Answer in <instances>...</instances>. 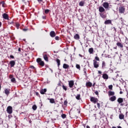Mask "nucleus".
<instances>
[{"mask_svg":"<svg viewBox=\"0 0 128 128\" xmlns=\"http://www.w3.org/2000/svg\"><path fill=\"white\" fill-rule=\"evenodd\" d=\"M102 6L106 10H110V7L112 6V5H110V4L108 2H104L102 4Z\"/></svg>","mask_w":128,"mask_h":128,"instance_id":"nucleus-1","label":"nucleus"},{"mask_svg":"<svg viewBox=\"0 0 128 128\" xmlns=\"http://www.w3.org/2000/svg\"><path fill=\"white\" fill-rule=\"evenodd\" d=\"M36 62L40 66H44V61L42 60V59L40 58H38L36 59Z\"/></svg>","mask_w":128,"mask_h":128,"instance_id":"nucleus-2","label":"nucleus"},{"mask_svg":"<svg viewBox=\"0 0 128 128\" xmlns=\"http://www.w3.org/2000/svg\"><path fill=\"white\" fill-rule=\"evenodd\" d=\"M6 112L9 114H12V106H8L6 108Z\"/></svg>","mask_w":128,"mask_h":128,"instance_id":"nucleus-3","label":"nucleus"},{"mask_svg":"<svg viewBox=\"0 0 128 128\" xmlns=\"http://www.w3.org/2000/svg\"><path fill=\"white\" fill-rule=\"evenodd\" d=\"M90 101L92 102H94V104H96L98 102V100L96 98H94V97H91L90 98Z\"/></svg>","mask_w":128,"mask_h":128,"instance_id":"nucleus-4","label":"nucleus"},{"mask_svg":"<svg viewBox=\"0 0 128 128\" xmlns=\"http://www.w3.org/2000/svg\"><path fill=\"white\" fill-rule=\"evenodd\" d=\"M93 62H94V68H98L100 66V65L98 64V62H96V60H94Z\"/></svg>","mask_w":128,"mask_h":128,"instance_id":"nucleus-5","label":"nucleus"},{"mask_svg":"<svg viewBox=\"0 0 128 128\" xmlns=\"http://www.w3.org/2000/svg\"><path fill=\"white\" fill-rule=\"evenodd\" d=\"M126 8L124 7L120 6L119 8V12L120 14H124V12Z\"/></svg>","mask_w":128,"mask_h":128,"instance_id":"nucleus-6","label":"nucleus"},{"mask_svg":"<svg viewBox=\"0 0 128 128\" xmlns=\"http://www.w3.org/2000/svg\"><path fill=\"white\" fill-rule=\"evenodd\" d=\"M74 80L68 81V86L70 88H72V86H74Z\"/></svg>","mask_w":128,"mask_h":128,"instance_id":"nucleus-7","label":"nucleus"},{"mask_svg":"<svg viewBox=\"0 0 128 128\" xmlns=\"http://www.w3.org/2000/svg\"><path fill=\"white\" fill-rule=\"evenodd\" d=\"M98 10L100 13H102V12H105L106 10L104 7L100 6H99Z\"/></svg>","mask_w":128,"mask_h":128,"instance_id":"nucleus-8","label":"nucleus"},{"mask_svg":"<svg viewBox=\"0 0 128 128\" xmlns=\"http://www.w3.org/2000/svg\"><path fill=\"white\" fill-rule=\"evenodd\" d=\"M9 78H10L12 82H16V78H14V76L10 75Z\"/></svg>","mask_w":128,"mask_h":128,"instance_id":"nucleus-9","label":"nucleus"},{"mask_svg":"<svg viewBox=\"0 0 128 128\" xmlns=\"http://www.w3.org/2000/svg\"><path fill=\"white\" fill-rule=\"evenodd\" d=\"M50 36L51 38H54L56 36V32L54 31H51L50 33Z\"/></svg>","mask_w":128,"mask_h":128,"instance_id":"nucleus-10","label":"nucleus"},{"mask_svg":"<svg viewBox=\"0 0 128 128\" xmlns=\"http://www.w3.org/2000/svg\"><path fill=\"white\" fill-rule=\"evenodd\" d=\"M116 44L117 46L120 48H124V44L120 43V42H118Z\"/></svg>","mask_w":128,"mask_h":128,"instance_id":"nucleus-11","label":"nucleus"},{"mask_svg":"<svg viewBox=\"0 0 128 128\" xmlns=\"http://www.w3.org/2000/svg\"><path fill=\"white\" fill-rule=\"evenodd\" d=\"M42 56L44 60H46V62H48V55L46 54H44V53H43Z\"/></svg>","mask_w":128,"mask_h":128,"instance_id":"nucleus-12","label":"nucleus"},{"mask_svg":"<svg viewBox=\"0 0 128 128\" xmlns=\"http://www.w3.org/2000/svg\"><path fill=\"white\" fill-rule=\"evenodd\" d=\"M2 18L4 20H8V15L6 13L2 14Z\"/></svg>","mask_w":128,"mask_h":128,"instance_id":"nucleus-13","label":"nucleus"},{"mask_svg":"<svg viewBox=\"0 0 128 128\" xmlns=\"http://www.w3.org/2000/svg\"><path fill=\"white\" fill-rule=\"evenodd\" d=\"M104 24H112V20H105Z\"/></svg>","mask_w":128,"mask_h":128,"instance_id":"nucleus-14","label":"nucleus"},{"mask_svg":"<svg viewBox=\"0 0 128 128\" xmlns=\"http://www.w3.org/2000/svg\"><path fill=\"white\" fill-rule=\"evenodd\" d=\"M10 65L11 68H13V66H14L16 64V62L14 60H12L10 62Z\"/></svg>","mask_w":128,"mask_h":128,"instance_id":"nucleus-15","label":"nucleus"},{"mask_svg":"<svg viewBox=\"0 0 128 128\" xmlns=\"http://www.w3.org/2000/svg\"><path fill=\"white\" fill-rule=\"evenodd\" d=\"M109 100L110 102H114V100H116V96H112L109 98Z\"/></svg>","mask_w":128,"mask_h":128,"instance_id":"nucleus-16","label":"nucleus"},{"mask_svg":"<svg viewBox=\"0 0 128 128\" xmlns=\"http://www.w3.org/2000/svg\"><path fill=\"white\" fill-rule=\"evenodd\" d=\"M102 78L104 80H108V75L106 74H104L102 75Z\"/></svg>","mask_w":128,"mask_h":128,"instance_id":"nucleus-17","label":"nucleus"},{"mask_svg":"<svg viewBox=\"0 0 128 128\" xmlns=\"http://www.w3.org/2000/svg\"><path fill=\"white\" fill-rule=\"evenodd\" d=\"M45 92H46V88L42 89L40 90V94H44Z\"/></svg>","mask_w":128,"mask_h":128,"instance_id":"nucleus-18","label":"nucleus"},{"mask_svg":"<svg viewBox=\"0 0 128 128\" xmlns=\"http://www.w3.org/2000/svg\"><path fill=\"white\" fill-rule=\"evenodd\" d=\"M10 89H8L6 88L4 90V94H6V96H8V94H10Z\"/></svg>","mask_w":128,"mask_h":128,"instance_id":"nucleus-19","label":"nucleus"},{"mask_svg":"<svg viewBox=\"0 0 128 128\" xmlns=\"http://www.w3.org/2000/svg\"><path fill=\"white\" fill-rule=\"evenodd\" d=\"M117 102H118V104H122V102H124V99L120 98L118 99Z\"/></svg>","mask_w":128,"mask_h":128,"instance_id":"nucleus-20","label":"nucleus"},{"mask_svg":"<svg viewBox=\"0 0 128 128\" xmlns=\"http://www.w3.org/2000/svg\"><path fill=\"white\" fill-rule=\"evenodd\" d=\"M88 52L90 54H94V48H91L88 49Z\"/></svg>","mask_w":128,"mask_h":128,"instance_id":"nucleus-21","label":"nucleus"},{"mask_svg":"<svg viewBox=\"0 0 128 128\" xmlns=\"http://www.w3.org/2000/svg\"><path fill=\"white\" fill-rule=\"evenodd\" d=\"M86 86L89 88H92V84L90 82H88L86 83Z\"/></svg>","mask_w":128,"mask_h":128,"instance_id":"nucleus-22","label":"nucleus"},{"mask_svg":"<svg viewBox=\"0 0 128 128\" xmlns=\"http://www.w3.org/2000/svg\"><path fill=\"white\" fill-rule=\"evenodd\" d=\"M70 68V66H68V64H63V68L66 69V68Z\"/></svg>","mask_w":128,"mask_h":128,"instance_id":"nucleus-23","label":"nucleus"},{"mask_svg":"<svg viewBox=\"0 0 128 128\" xmlns=\"http://www.w3.org/2000/svg\"><path fill=\"white\" fill-rule=\"evenodd\" d=\"M74 40H80V35L78 34H76L74 36Z\"/></svg>","mask_w":128,"mask_h":128,"instance_id":"nucleus-24","label":"nucleus"},{"mask_svg":"<svg viewBox=\"0 0 128 128\" xmlns=\"http://www.w3.org/2000/svg\"><path fill=\"white\" fill-rule=\"evenodd\" d=\"M56 62L58 64V68H60V59H58V58H57L56 60Z\"/></svg>","mask_w":128,"mask_h":128,"instance_id":"nucleus-25","label":"nucleus"},{"mask_svg":"<svg viewBox=\"0 0 128 128\" xmlns=\"http://www.w3.org/2000/svg\"><path fill=\"white\" fill-rule=\"evenodd\" d=\"M119 118L120 120H124V114H119Z\"/></svg>","mask_w":128,"mask_h":128,"instance_id":"nucleus-26","label":"nucleus"},{"mask_svg":"<svg viewBox=\"0 0 128 128\" xmlns=\"http://www.w3.org/2000/svg\"><path fill=\"white\" fill-rule=\"evenodd\" d=\"M84 0H82L79 2V6H84Z\"/></svg>","mask_w":128,"mask_h":128,"instance_id":"nucleus-27","label":"nucleus"},{"mask_svg":"<svg viewBox=\"0 0 128 128\" xmlns=\"http://www.w3.org/2000/svg\"><path fill=\"white\" fill-rule=\"evenodd\" d=\"M100 16L102 18H106V16L104 14V13H100Z\"/></svg>","mask_w":128,"mask_h":128,"instance_id":"nucleus-28","label":"nucleus"},{"mask_svg":"<svg viewBox=\"0 0 128 128\" xmlns=\"http://www.w3.org/2000/svg\"><path fill=\"white\" fill-rule=\"evenodd\" d=\"M108 94V96H114V92L112 91H109Z\"/></svg>","mask_w":128,"mask_h":128,"instance_id":"nucleus-29","label":"nucleus"},{"mask_svg":"<svg viewBox=\"0 0 128 128\" xmlns=\"http://www.w3.org/2000/svg\"><path fill=\"white\" fill-rule=\"evenodd\" d=\"M48 100H49L50 102V104H54V102H55L54 99V98H48Z\"/></svg>","mask_w":128,"mask_h":128,"instance_id":"nucleus-30","label":"nucleus"},{"mask_svg":"<svg viewBox=\"0 0 128 128\" xmlns=\"http://www.w3.org/2000/svg\"><path fill=\"white\" fill-rule=\"evenodd\" d=\"M22 2H24L25 4H28V0H22Z\"/></svg>","mask_w":128,"mask_h":128,"instance_id":"nucleus-31","label":"nucleus"},{"mask_svg":"<svg viewBox=\"0 0 128 128\" xmlns=\"http://www.w3.org/2000/svg\"><path fill=\"white\" fill-rule=\"evenodd\" d=\"M106 68V62L104 61H103L102 62V68Z\"/></svg>","mask_w":128,"mask_h":128,"instance_id":"nucleus-32","label":"nucleus"},{"mask_svg":"<svg viewBox=\"0 0 128 128\" xmlns=\"http://www.w3.org/2000/svg\"><path fill=\"white\" fill-rule=\"evenodd\" d=\"M76 98V100H80V94H78Z\"/></svg>","mask_w":128,"mask_h":128,"instance_id":"nucleus-33","label":"nucleus"},{"mask_svg":"<svg viewBox=\"0 0 128 128\" xmlns=\"http://www.w3.org/2000/svg\"><path fill=\"white\" fill-rule=\"evenodd\" d=\"M32 108L34 110H36V108H38V107L36 106V105H34L32 107Z\"/></svg>","mask_w":128,"mask_h":128,"instance_id":"nucleus-34","label":"nucleus"},{"mask_svg":"<svg viewBox=\"0 0 128 128\" xmlns=\"http://www.w3.org/2000/svg\"><path fill=\"white\" fill-rule=\"evenodd\" d=\"M62 88L63 90H64L66 91L68 90V88H66V86H65L64 85H62Z\"/></svg>","mask_w":128,"mask_h":128,"instance_id":"nucleus-35","label":"nucleus"},{"mask_svg":"<svg viewBox=\"0 0 128 128\" xmlns=\"http://www.w3.org/2000/svg\"><path fill=\"white\" fill-rule=\"evenodd\" d=\"M76 68H78V70H80V66L78 64H76Z\"/></svg>","mask_w":128,"mask_h":128,"instance_id":"nucleus-36","label":"nucleus"},{"mask_svg":"<svg viewBox=\"0 0 128 128\" xmlns=\"http://www.w3.org/2000/svg\"><path fill=\"white\" fill-rule=\"evenodd\" d=\"M62 118H66V114H62Z\"/></svg>","mask_w":128,"mask_h":128,"instance_id":"nucleus-37","label":"nucleus"},{"mask_svg":"<svg viewBox=\"0 0 128 128\" xmlns=\"http://www.w3.org/2000/svg\"><path fill=\"white\" fill-rule=\"evenodd\" d=\"M44 12H45V14H48V12H50V10H48V9L44 11Z\"/></svg>","mask_w":128,"mask_h":128,"instance_id":"nucleus-38","label":"nucleus"},{"mask_svg":"<svg viewBox=\"0 0 128 128\" xmlns=\"http://www.w3.org/2000/svg\"><path fill=\"white\" fill-rule=\"evenodd\" d=\"M55 40H60V37H59L58 36H56L55 37Z\"/></svg>","mask_w":128,"mask_h":128,"instance_id":"nucleus-39","label":"nucleus"},{"mask_svg":"<svg viewBox=\"0 0 128 128\" xmlns=\"http://www.w3.org/2000/svg\"><path fill=\"white\" fill-rule=\"evenodd\" d=\"M108 88H109V90H112V85H110L109 86H108Z\"/></svg>","mask_w":128,"mask_h":128,"instance_id":"nucleus-40","label":"nucleus"},{"mask_svg":"<svg viewBox=\"0 0 128 128\" xmlns=\"http://www.w3.org/2000/svg\"><path fill=\"white\" fill-rule=\"evenodd\" d=\"M0 4L2 5V6H4V2L2 1V2H0Z\"/></svg>","mask_w":128,"mask_h":128,"instance_id":"nucleus-41","label":"nucleus"},{"mask_svg":"<svg viewBox=\"0 0 128 128\" xmlns=\"http://www.w3.org/2000/svg\"><path fill=\"white\" fill-rule=\"evenodd\" d=\"M19 27H20V24H16V28H17L18 30Z\"/></svg>","mask_w":128,"mask_h":128,"instance_id":"nucleus-42","label":"nucleus"},{"mask_svg":"<svg viewBox=\"0 0 128 128\" xmlns=\"http://www.w3.org/2000/svg\"><path fill=\"white\" fill-rule=\"evenodd\" d=\"M97 106L98 108H100V103H97Z\"/></svg>","mask_w":128,"mask_h":128,"instance_id":"nucleus-43","label":"nucleus"},{"mask_svg":"<svg viewBox=\"0 0 128 128\" xmlns=\"http://www.w3.org/2000/svg\"><path fill=\"white\" fill-rule=\"evenodd\" d=\"M95 60H100V58H98V56H96L95 57Z\"/></svg>","mask_w":128,"mask_h":128,"instance_id":"nucleus-44","label":"nucleus"},{"mask_svg":"<svg viewBox=\"0 0 128 128\" xmlns=\"http://www.w3.org/2000/svg\"><path fill=\"white\" fill-rule=\"evenodd\" d=\"M95 94H96V96L98 95V90H96L94 92Z\"/></svg>","mask_w":128,"mask_h":128,"instance_id":"nucleus-45","label":"nucleus"},{"mask_svg":"<svg viewBox=\"0 0 128 128\" xmlns=\"http://www.w3.org/2000/svg\"><path fill=\"white\" fill-rule=\"evenodd\" d=\"M8 24H14V22H8Z\"/></svg>","mask_w":128,"mask_h":128,"instance_id":"nucleus-46","label":"nucleus"},{"mask_svg":"<svg viewBox=\"0 0 128 128\" xmlns=\"http://www.w3.org/2000/svg\"><path fill=\"white\" fill-rule=\"evenodd\" d=\"M64 106L68 104V102L64 101Z\"/></svg>","mask_w":128,"mask_h":128,"instance_id":"nucleus-47","label":"nucleus"},{"mask_svg":"<svg viewBox=\"0 0 128 128\" xmlns=\"http://www.w3.org/2000/svg\"><path fill=\"white\" fill-rule=\"evenodd\" d=\"M10 58H14V56H12V55L10 56Z\"/></svg>","mask_w":128,"mask_h":128,"instance_id":"nucleus-48","label":"nucleus"},{"mask_svg":"<svg viewBox=\"0 0 128 128\" xmlns=\"http://www.w3.org/2000/svg\"><path fill=\"white\" fill-rule=\"evenodd\" d=\"M28 30V28H24L23 29L24 32H26Z\"/></svg>","mask_w":128,"mask_h":128,"instance_id":"nucleus-49","label":"nucleus"},{"mask_svg":"<svg viewBox=\"0 0 128 128\" xmlns=\"http://www.w3.org/2000/svg\"><path fill=\"white\" fill-rule=\"evenodd\" d=\"M36 96H40V94L38 92H36Z\"/></svg>","mask_w":128,"mask_h":128,"instance_id":"nucleus-50","label":"nucleus"},{"mask_svg":"<svg viewBox=\"0 0 128 128\" xmlns=\"http://www.w3.org/2000/svg\"><path fill=\"white\" fill-rule=\"evenodd\" d=\"M98 74H102L101 71L98 70Z\"/></svg>","mask_w":128,"mask_h":128,"instance_id":"nucleus-51","label":"nucleus"},{"mask_svg":"<svg viewBox=\"0 0 128 128\" xmlns=\"http://www.w3.org/2000/svg\"><path fill=\"white\" fill-rule=\"evenodd\" d=\"M30 68H34V66H30Z\"/></svg>","mask_w":128,"mask_h":128,"instance_id":"nucleus-52","label":"nucleus"},{"mask_svg":"<svg viewBox=\"0 0 128 128\" xmlns=\"http://www.w3.org/2000/svg\"><path fill=\"white\" fill-rule=\"evenodd\" d=\"M42 18H43V20H46V16H42Z\"/></svg>","mask_w":128,"mask_h":128,"instance_id":"nucleus-53","label":"nucleus"},{"mask_svg":"<svg viewBox=\"0 0 128 128\" xmlns=\"http://www.w3.org/2000/svg\"><path fill=\"white\" fill-rule=\"evenodd\" d=\"M39 2H42L43 0H38Z\"/></svg>","mask_w":128,"mask_h":128,"instance_id":"nucleus-54","label":"nucleus"},{"mask_svg":"<svg viewBox=\"0 0 128 128\" xmlns=\"http://www.w3.org/2000/svg\"><path fill=\"white\" fill-rule=\"evenodd\" d=\"M79 56H80V58H82V55L79 54Z\"/></svg>","mask_w":128,"mask_h":128,"instance_id":"nucleus-55","label":"nucleus"},{"mask_svg":"<svg viewBox=\"0 0 128 128\" xmlns=\"http://www.w3.org/2000/svg\"><path fill=\"white\" fill-rule=\"evenodd\" d=\"M120 94H122V91H120Z\"/></svg>","mask_w":128,"mask_h":128,"instance_id":"nucleus-56","label":"nucleus"},{"mask_svg":"<svg viewBox=\"0 0 128 128\" xmlns=\"http://www.w3.org/2000/svg\"><path fill=\"white\" fill-rule=\"evenodd\" d=\"M86 128H90V126H86Z\"/></svg>","mask_w":128,"mask_h":128,"instance_id":"nucleus-57","label":"nucleus"},{"mask_svg":"<svg viewBox=\"0 0 128 128\" xmlns=\"http://www.w3.org/2000/svg\"><path fill=\"white\" fill-rule=\"evenodd\" d=\"M96 86V83H94L93 85H92V86Z\"/></svg>","mask_w":128,"mask_h":128,"instance_id":"nucleus-58","label":"nucleus"},{"mask_svg":"<svg viewBox=\"0 0 128 128\" xmlns=\"http://www.w3.org/2000/svg\"><path fill=\"white\" fill-rule=\"evenodd\" d=\"M116 48H117V47H116H116H114V50H116Z\"/></svg>","mask_w":128,"mask_h":128,"instance_id":"nucleus-59","label":"nucleus"},{"mask_svg":"<svg viewBox=\"0 0 128 128\" xmlns=\"http://www.w3.org/2000/svg\"><path fill=\"white\" fill-rule=\"evenodd\" d=\"M18 50L19 52H20V48H18Z\"/></svg>","mask_w":128,"mask_h":128,"instance_id":"nucleus-60","label":"nucleus"},{"mask_svg":"<svg viewBox=\"0 0 128 128\" xmlns=\"http://www.w3.org/2000/svg\"><path fill=\"white\" fill-rule=\"evenodd\" d=\"M84 74H86V71H84Z\"/></svg>","mask_w":128,"mask_h":128,"instance_id":"nucleus-61","label":"nucleus"},{"mask_svg":"<svg viewBox=\"0 0 128 128\" xmlns=\"http://www.w3.org/2000/svg\"><path fill=\"white\" fill-rule=\"evenodd\" d=\"M118 128H122V127L120 126H118Z\"/></svg>","mask_w":128,"mask_h":128,"instance_id":"nucleus-62","label":"nucleus"},{"mask_svg":"<svg viewBox=\"0 0 128 128\" xmlns=\"http://www.w3.org/2000/svg\"><path fill=\"white\" fill-rule=\"evenodd\" d=\"M2 26V22H0V28Z\"/></svg>","mask_w":128,"mask_h":128,"instance_id":"nucleus-63","label":"nucleus"},{"mask_svg":"<svg viewBox=\"0 0 128 128\" xmlns=\"http://www.w3.org/2000/svg\"><path fill=\"white\" fill-rule=\"evenodd\" d=\"M120 106H124V104H120Z\"/></svg>","mask_w":128,"mask_h":128,"instance_id":"nucleus-64","label":"nucleus"}]
</instances>
